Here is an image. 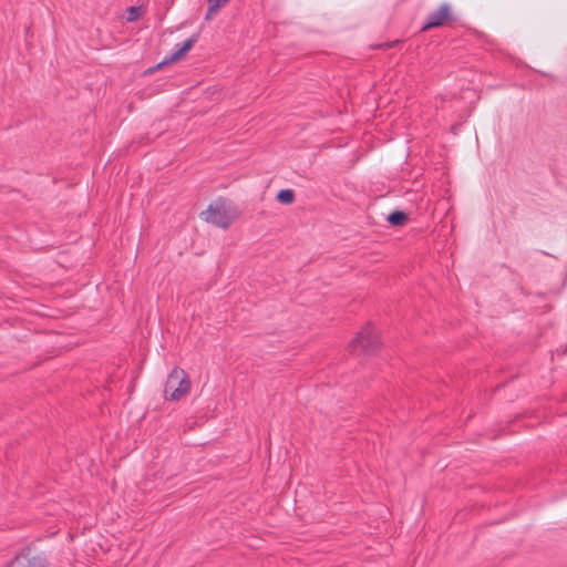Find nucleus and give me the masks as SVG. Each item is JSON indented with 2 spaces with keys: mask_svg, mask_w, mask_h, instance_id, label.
Here are the masks:
<instances>
[{
  "mask_svg": "<svg viewBox=\"0 0 567 567\" xmlns=\"http://www.w3.org/2000/svg\"><path fill=\"white\" fill-rule=\"evenodd\" d=\"M277 199L281 204H291L295 199V193L292 189H281L277 194Z\"/></svg>",
  "mask_w": 567,
  "mask_h": 567,
  "instance_id": "1a4fd4ad",
  "label": "nucleus"
},
{
  "mask_svg": "<svg viewBox=\"0 0 567 567\" xmlns=\"http://www.w3.org/2000/svg\"><path fill=\"white\" fill-rule=\"evenodd\" d=\"M200 216L205 221L226 229L239 218L240 210L231 200L218 198Z\"/></svg>",
  "mask_w": 567,
  "mask_h": 567,
  "instance_id": "f257e3e1",
  "label": "nucleus"
},
{
  "mask_svg": "<svg viewBox=\"0 0 567 567\" xmlns=\"http://www.w3.org/2000/svg\"><path fill=\"white\" fill-rule=\"evenodd\" d=\"M142 16L141 7H130L127 9V21H135Z\"/></svg>",
  "mask_w": 567,
  "mask_h": 567,
  "instance_id": "9d476101",
  "label": "nucleus"
},
{
  "mask_svg": "<svg viewBox=\"0 0 567 567\" xmlns=\"http://www.w3.org/2000/svg\"><path fill=\"white\" fill-rule=\"evenodd\" d=\"M198 38H199V34L198 33H195L193 34L188 40H186L185 42H183L182 44H177V50L172 53L171 56L168 58H165L161 63H158L154 69L155 70H158L161 69L163 65H166V64H169V63H173V62H177L179 61L182 58H184L186 55V53L194 47V44L198 41Z\"/></svg>",
  "mask_w": 567,
  "mask_h": 567,
  "instance_id": "39448f33",
  "label": "nucleus"
},
{
  "mask_svg": "<svg viewBox=\"0 0 567 567\" xmlns=\"http://www.w3.org/2000/svg\"><path fill=\"white\" fill-rule=\"evenodd\" d=\"M189 389L190 381L186 372L179 368L173 369L165 383V396L177 401L186 395L189 392Z\"/></svg>",
  "mask_w": 567,
  "mask_h": 567,
  "instance_id": "7ed1b4c3",
  "label": "nucleus"
},
{
  "mask_svg": "<svg viewBox=\"0 0 567 567\" xmlns=\"http://www.w3.org/2000/svg\"><path fill=\"white\" fill-rule=\"evenodd\" d=\"M380 344L379 334L369 323L358 332L357 337L350 342L349 349L351 352L371 354L380 348Z\"/></svg>",
  "mask_w": 567,
  "mask_h": 567,
  "instance_id": "f03ea898",
  "label": "nucleus"
},
{
  "mask_svg": "<svg viewBox=\"0 0 567 567\" xmlns=\"http://www.w3.org/2000/svg\"><path fill=\"white\" fill-rule=\"evenodd\" d=\"M207 2L208 8L205 20H210L223 7L229 2V0H207Z\"/></svg>",
  "mask_w": 567,
  "mask_h": 567,
  "instance_id": "0eeeda50",
  "label": "nucleus"
},
{
  "mask_svg": "<svg viewBox=\"0 0 567 567\" xmlns=\"http://www.w3.org/2000/svg\"><path fill=\"white\" fill-rule=\"evenodd\" d=\"M408 219V215L401 210H395L386 217V220L393 226H403Z\"/></svg>",
  "mask_w": 567,
  "mask_h": 567,
  "instance_id": "6e6552de",
  "label": "nucleus"
},
{
  "mask_svg": "<svg viewBox=\"0 0 567 567\" xmlns=\"http://www.w3.org/2000/svg\"><path fill=\"white\" fill-rule=\"evenodd\" d=\"M13 565L14 567H49L44 557H30L29 554H20L16 556Z\"/></svg>",
  "mask_w": 567,
  "mask_h": 567,
  "instance_id": "423d86ee",
  "label": "nucleus"
},
{
  "mask_svg": "<svg viewBox=\"0 0 567 567\" xmlns=\"http://www.w3.org/2000/svg\"><path fill=\"white\" fill-rule=\"evenodd\" d=\"M455 21L452 6L447 2L442 3L436 10L430 12L421 31L425 32L434 28H441Z\"/></svg>",
  "mask_w": 567,
  "mask_h": 567,
  "instance_id": "20e7f679",
  "label": "nucleus"
},
{
  "mask_svg": "<svg viewBox=\"0 0 567 567\" xmlns=\"http://www.w3.org/2000/svg\"><path fill=\"white\" fill-rule=\"evenodd\" d=\"M395 43H398V41L393 42V43H383V44H380L378 45V48H391L392 45H394Z\"/></svg>",
  "mask_w": 567,
  "mask_h": 567,
  "instance_id": "9b49d317",
  "label": "nucleus"
}]
</instances>
